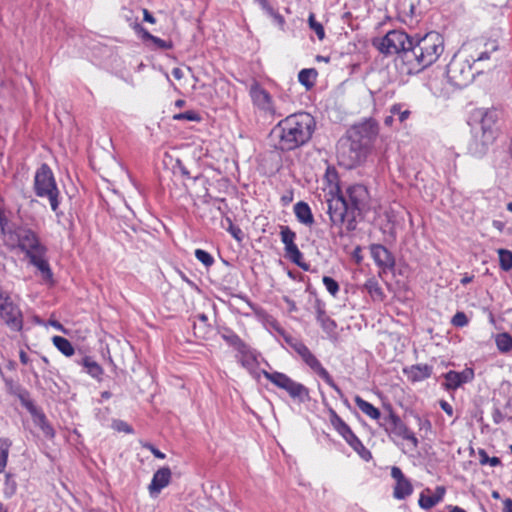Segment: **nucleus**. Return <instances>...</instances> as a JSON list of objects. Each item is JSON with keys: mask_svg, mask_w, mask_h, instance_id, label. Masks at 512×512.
<instances>
[{"mask_svg": "<svg viewBox=\"0 0 512 512\" xmlns=\"http://www.w3.org/2000/svg\"><path fill=\"white\" fill-rule=\"evenodd\" d=\"M445 493H446V489L444 486H437L434 494H432V495L434 496L437 503H439L443 500Z\"/></svg>", "mask_w": 512, "mask_h": 512, "instance_id": "052dcab7", "label": "nucleus"}, {"mask_svg": "<svg viewBox=\"0 0 512 512\" xmlns=\"http://www.w3.org/2000/svg\"><path fill=\"white\" fill-rule=\"evenodd\" d=\"M500 268L507 272L512 269V251L504 248L497 250Z\"/></svg>", "mask_w": 512, "mask_h": 512, "instance_id": "e433bc0d", "label": "nucleus"}, {"mask_svg": "<svg viewBox=\"0 0 512 512\" xmlns=\"http://www.w3.org/2000/svg\"><path fill=\"white\" fill-rule=\"evenodd\" d=\"M404 107L405 104L403 103H395L389 109V112L392 115L398 116V120L400 123L405 122L411 115V111Z\"/></svg>", "mask_w": 512, "mask_h": 512, "instance_id": "4c0bfd02", "label": "nucleus"}, {"mask_svg": "<svg viewBox=\"0 0 512 512\" xmlns=\"http://www.w3.org/2000/svg\"><path fill=\"white\" fill-rule=\"evenodd\" d=\"M482 71L483 69L478 66L474 68L470 58L456 54L447 65L446 75L453 86L464 88L474 80L476 74Z\"/></svg>", "mask_w": 512, "mask_h": 512, "instance_id": "0eeeda50", "label": "nucleus"}, {"mask_svg": "<svg viewBox=\"0 0 512 512\" xmlns=\"http://www.w3.org/2000/svg\"><path fill=\"white\" fill-rule=\"evenodd\" d=\"M294 214L296 219L305 226L311 227L315 222L310 206L304 201L294 205Z\"/></svg>", "mask_w": 512, "mask_h": 512, "instance_id": "a878e982", "label": "nucleus"}, {"mask_svg": "<svg viewBox=\"0 0 512 512\" xmlns=\"http://www.w3.org/2000/svg\"><path fill=\"white\" fill-rule=\"evenodd\" d=\"M260 8L268 15L274 8L270 5L269 0H254Z\"/></svg>", "mask_w": 512, "mask_h": 512, "instance_id": "bf43d9fd", "label": "nucleus"}, {"mask_svg": "<svg viewBox=\"0 0 512 512\" xmlns=\"http://www.w3.org/2000/svg\"><path fill=\"white\" fill-rule=\"evenodd\" d=\"M283 300L287 304L288 310L290 312H296L297 311V306H296V303H295L294 300L290 299L289 297H284Z\"/></svg>", "mask_w": 512, "mask_h": 512, "instance_id": "0e129e2a", "label": "nucleus"}, {"mask_svg": "<svg viewBox=\"0 0 512 512\" xmlns=\"http://www.w3.org/2000/svg\"><path fill=\"white\" fill-rule=\"evenodd\" d=\"M496 345L501 352H508L512 349V337L508 333H501L496 337Z\"/></svg>", "mask_w": 512, "mask_h": 512, "instance_id": "a19ab883", "label": "nucleus"}, {"mask_svg": "<svg viewBox=\"0 0 512 512\" xmlns=\"http://www.w3.org/2000/svg\"><path fill=\"white\" fill-rule=\"evenodd\" d=\"M263 376L277 388L284 390L293 400L305 403L310 400L309 389L285 373L263 371Z\"/></svg>", "mask_w": 512, "mask_h": 512, "instance_id": "1a4fd4ad", "label": "nucleus"}, {"mask_svg": "<svg viewBox=\"0 0 512 512\" xmlns=\"http://www.w3.org/2000/svg\"><path fill=\"white\" fill-rule=\"evenodd\" d=\"M370 194L363 184H352L345 194H337L327 201V213L333 226L354 231L357 217L369 207Z\"/></svg>", "mask_w": 512, "mask_h": 512, "instance_id": "f257e3e1", "label": "nucleus"}, {"mask_svg": "<svg viewBox=\"0 0 512 512\" xmlns=\"http://www.w3.org/2000/svg\"><path fill=\"white\" fill-rule=\"evenodd\" d=\"M0 318L13 331L23 328V314L19 306L13 302L8 292L0 287Z\"/></svg>", "mask_w": 512, "mask_h": 512, "instance_id": "9b49d317", "label": "nucleus"}, {"mask_svg": "<svg viewBox=\"0 0 512 512\" xmlns=\"http://www.w3.org/2000/svg\"><path fill=\"white\" fill-rule=\"evenodd\" d=\"M302 361L313 370L326 384H328L341 398H343V391L335 383L326 368L323 367L317 357L310 351V349L303 343L298 345L295 351Z\"/></svg>", "mask_w": 512, "mask_h": 512, "instance_id": "ddd939ff", "label": "nucleus"}, {"mask_svg": "<svg viewBox=\"0 0 512 512\" xmlns=\"http://www.w3.org/2000/svg\"><path fill=\"white\" fill-rule=\"evenodd\" d=\"M478 454L481 465L489 464L492 467H496L501 464V460L498 457H489L484 449H480Z\"/></svg>", "mask_w": 512, "mask_h": 512, "instance_id": "c03bdc74", "label": "nucleus"}, {"mask_svg": "<svg viewBox=\"0 0 512 512\" xmlns=\"http://www.w3.org/2000/svg\"><path fill=\"white\" fill-rule=\"evenodd\" d=\"M173 119L178 120V121L187 120V121L199 122L201 120V116L193 110H188L185 112L175 114L173 116Z\"/></svg>", "mask_w": 512, "mask_h": 512, "instance_id": "a18cd8bd", "label": "nucleus"}, {"mask_svg": "<svg viewBox=\"0 0 512 512\" xmlns=\"http://www.w3.org/2000/svg\"><path fill=\"white\" fill-rule=\"evenodd\" d=\"M364 287L374 300H383L384 294L377 280H375L374 278L368 279L365 282Z\"/></svg>", "mask_w": 512, "mask_h": 512, "instance_id": "f704fd0d", "label": "nucleus"}, {"mask_svg": "<svg viewBox=\"0 0 512 512\" xmlns=\"http://www.w3.org/2000/svg\"><path fill=\"white\" fill-rule=\"evenodd\" d=\"M413 36L403 30H391L381 38L373 39V46L383 55L396 54V65L403 72L405 66L404 53L409 52Z\"/></svg>", "mask_w": 512, "mask_h": 512, "instance_id": "39448f33", "label": "nucleus"}, {"mask_svg": "<svg viewBox=\"0 0 512 512\" xmlns=\"http://www.w3.org/2000/svg\"><path fill=\"white\" fill-rule=\"evenodd\" d=\"M194 255L196 259L207 268L211 267L214 264L213 256L205 250L196 249Z\"/></svg>", "mask_w": 512, "mask_h": 512, "instance_id": "37998d69", "label": "nucleus"}, {"mask_svg": "<svg viewBox=\"0 0 512 512\" xmlns=\"http://www.w3.org/2000/svg\"><path fill=\"white\" fill-rule=\"evenodd\" d=\"M322 282L327 289V291L332 295L336 296L339 292V284L332 277L324 276Z\"/></svg>", "mask_w": 512, "mask_h": 512, "instance_id": "49530a36", "label": "nucleus"}, {"mask_svg": "<svg viewBox=\"0 0 512 512\" xmlns=\"http://www.w3.org/2000/svg\"><path fill=\"white\" fill-rule=\"evenodd\" d=\"M433 368L428 364L411 365L403 369L404 374L411 382H420L432 375Z\"/></svg>", "mask_w": 512, "mask_h": 512, "instance_id": "393cba45", "label": "nucleus"}, {"mask_svg": "<svg viewBox=\"0 0 512 512\" xmlns=\"http://www.w3.org/2000/svg\"><path fill=\"white\" fill-rule=\"evenodd\" d=\"M34 191L38 197L48 198L51 209L57 216L63 215V213L59 211L60 192L57 187L54 174L46 163H43L35 173Z\"/></svg>", "mask_w": 512, "mask_h": 512, "instance_id": "423d86ee", "label": "nucleus"}, {"mask_svg": "<svg viewBox=\"0 0 512 512\" xmlns=\"http://www.w3.org/2000/svg\"><path fill=\"white\" fill-rule=\"evenodd\" d=\"M151 42L160 50H169L173 47V43L171 41H166L156 36L153 37Z\"/></svg>", "mask_w": 512, "mask_h": 512, "instance_id": "5fc2aeb1", "label": "nucleus"}, {"mask_svg": "<svg viewBox=\"0 0 512 512\" xmlns=\"http://www.w3.org/2000/svg\"><path fill=\"white\" fill-rule=\"evenodd\" d=\"M430 492L431 490L426 488L420 493L418 504L424 510H429L438 504L433 495L426 494Z\"/></svg>", "mask_w": 512, "mask_h": 512, "instance_id": "58836bf2", "label": "nucleus"}, {"mask_svg": "<svg viewBox=\"0 0 512 512\" xmlns=\"http://www.w3.org/2000/svg\"><path fill=\"white\" fill-rule=\"evenodd\" d=\"M281 241L284 244L286 257L289 258L294 264L307 270V266L302 263L303 254L295 244L296 233L290 229L289 226L280 227Z\"/></svg>", "mask_w": 512, "mask_h": 512, "instance_id": "dca6fc26", "label": "nucleus"}, {"mask_svg": "<svg viewBox=\"0 0 512 512\" xmlns=\"http://www.w3.org/2000/svg\"><path fill=\"white\" fill-rule=\"evenodd\" d=\"M17 491V483L14 476L10 473H6L5 482L3 487V495L6 498H11Z\"/></svg>", "mask_w": 512, "mask_h": 512, "instance_id": "ea45409f", "label": "nucleus"}, {"mask_svg": "<svg viewBox=\"0 0 512 512\" xmlns=\"http://www.w3.org/2000/svg\"><path fill=\"white\" fill-rule=\"evenodd\" d=\"M317 71L314 68H305L298 73V81L306 88L311 89L317 78Z\"/></svg>", "mask_w": 512, "mask_h": 512, "instance_id": "2f4dec72", "label": "nucleus"}, {"mask_svg": "<svg viewBox=\"0 0 512 512\" xmlns=\"http://www.w3.org/2000/svg\"><path fill=\"white\" fill-rule=\"evenodd\" d=\"M283 338L285 340V342L294 350L296 351V347H298V345H302L303 342L295 337H293L292 335L290 334H285L283 333Z\"/></svg>", "mask_w": 512, "mask_h": 512, "instance_id": "4d7b16f0", "label": "nucleus"}, {"mask_svg": "<svg viewBox=\"0 0 512 512\" xmlns=\"http://www.w3.org/2000/svg\"><path fill=\"white\" fill-rule=\"evenodd\" d=\"M268 16H270L273 21L275 22V24L281 29V30H284V27H285V19L284 17L279 13L277 12L275 9H273L269 14Z\"/></svg>", "mask_w": 512, "mask_h": 512, "instance_id": "6e6d98bb", "label": "nucleus"}, {"mask_svg": "<svg viewBox=\"0 0 512 512\" xmlns=\"http://www.w3.org/2000/svg\"><path fill=\"white\" fill-rule=\"evenodd\" d=\"M81 364L83 365L86 373L95 379H100L103 374V368L91 357L85 356Z\"/></svg>", "mask_w": 512, "mask_h": 512, "instance_id": "7c9ffc66", "label": "nucleus"}, {"mask_svg": "<svg viewBox=\"0 0 512 512\" xmlns=\"http://www.w3.org/2000/svg\"><path fill=\"white\" fill-rule=\"evenodd\" d=\"M130 26L133 28V30L142 37L143 40H149L152 41L154 35H152L150 32H148L141 24L135 20L134 22L130 23Z\"/></svg>", "mask_w": 512, "mask_h": 512, "instance_id": "de8ad7c7", "label": "nucleus"}, {"mask_svg": "<svg viewBox=\"0 0 512 512\" xmlns=\"http://www.w3.org/2000/svg\"><path fill=\"white\" fill-rule=\"evenodd\" d=\"M172 478V472L169 467L159 468L152 477L150 484L148 485L149 495L152 498L157 497L161 491L167 487Z\"/></svg>", "mask_w": 512, "mask_h": 512, "instance_id": "412c9836", "label": "nucleus"}, {"mask_svg": "<svg viewBox=\"0 0 512 512\" xmlns=\"http://www.w3.org/2000/svg\"><path fill=\"white\" fill-rule=\"evenodd\" d=\"M142 12H143V20L145 22H148L150 24L156 23L155 17L146 8L142 9Z\"/></svg>", "mask_w": 512, "mask_h": 512, "instance_id": "e2e57ef3", "label": "nucleus"}, {"mask_svg": "<svg viewBox=\"0 0 512 512\" xmlns=\"http://www.w3.org/2000/svg\"><path fill=\"white\" fill-rule=\"evenodd\" d=\"M379 426L384 429L392 440H394V438H401L409 441L413 448L418 447L419 441L414 432L407 427V425L391 408H389L388 414L383 415L379 422Z\"/></svg>", "mask_w": 512, "mask_h": 512, "instance_id": "9d476101", "label": "nucleus"}, {"mask_svg": "<svg viewBox=\"0 0 512 512\" xmlns=\"http://www.w3.org/2000/svg\"><path fill=\"white\" fill-rule=\"evenodd\" d=\"M444 38L435 31L415 35L409 52L404 53L405 66L402 73L414 75L433 65L444 52Z\"/></svg>", "mask_w": 512, "mask_h": 512, "instance_id": "7ed1b4c3", "label": "nucleus"}, {"mask_svg": "<svg viewBox=\"0 0 512 512\" xmlns=\"http://www.w3.org/2000/svg\"><path fill=\"white\" fill-rule=\"evenodd\" d=\"M226 344L236 350L244 359L253 358L251 348L232 329L224 327L219 331Z\"/></svg>", "mask_w": 512, "mask_h": 512, "instance_id": "6ab92c4d", "label": "nucleus"}, {"mask_svg": "<svg viewBox=\"0 0 512 512\" xmlns=\"http://www.w3.org/2000/svg\"><path fill=\"white\" fill-rule=\"evenodd\" d=\"M496 50L497 46L493 44L491 50L482 51L476 57L471 56L470 60L472 61L473 65L480 64L483 61L489 60L491 58V52Z\"/></svg>", "mask_w": 512, "mask_h": 512, "instance_id": "8fccbe9b", "label": "nucleus"}, {"mask_svg": "<svg viewBox=\"0 0 512 512\" xmlns=\"http://www.w3.org/2000/svg\"><path fill=\"white\" fill-rule=\"evenodd\" d=\"M17 226L18 225L16 224L9 225L8 218L6 217L5 213L0 210V234L3 238L4 245L10 239V233L14 234Z\"/></svg>", "mask_w": 512, "mask_h": 512, "instance_id": "473e14b6", "label": "nucleus"}, {"mask_svg": "<svg viewBox=\"0 0 512 512\" xmlns=\"http://www.w3.org/2000/svg\"><path fill=\"white\" fill-rule=\"evenodd\" d=\"M308 23L310 29L313 30L316 33L318 39L322 41L325 38V30L323 25L316 20L315 15L313 13L309 15Z\"/></svg>", "mask_w": 512, "mask_h": 512, "instance_id": "79ce46f5", "label": "nucleus"}, {"mask_svg": "<svg viewBox=\"0 0 512 512\" xmlns=\"http://www.w3.org/2000/svg\"><path fill=\"white\" fill-rule=\"evenodd\" d=\"M493 421L496 423V424H499L501 423V421L503 420V414L500 412V410L498 409H495L494 412H493Z\"/></svg>", "mask_w": 512, "mask_h": 512, "instance_id": "338daca9", "label": "nucleus"}, {"mask_svg": "<svg viewBox=\"0 0 512 512\" xmlns=\"http://www.w3.org/2000/svg\"><path fill=\"white\" fill-rule=\"evenodd\" d=\"M130 26L133 28V30L142 37L143 40H149L152 41L154 35H152L150 32H148L141 24L135 20L134 22L130 23Z\"/></svg>", "mask_w": 512, "mask_h": 512, "instance_id": "09e8293b", "label": "nucleus"}, {"mask_svg": "<svg viewBox=\"0 0 512 512\" xmlns=\"http://www.w3.org/2000/svg\"><path fill=\"white\" fill-rule=\"evenodd\" d=\"M41 242L40 236L36 231L27 225H18L14 234L10 233V239L5 246L10 249H24Z\"/></svg>", "mask_w": 512, "mask_h": 512, "instance_id": "4468645a", "label": "nucleus"}, {"mask_svg": "<svg viewBox=\"0 0 512 512\" xmlns=\"http://www.w3.org/2000/svg\"><path fill=\"white\" fill-rule=\"evenodd\" d=\"M379 134V124L373 118H368L354 126L351 136L356 139H361L367 144L369 149L371 143L377 138Z\"/></svg>", "mask_w": 512, "mask_h": 512, "instance_id": "f3484780", "label": "nucleus"}, {"mask_svg": "<svg viewBox=\"0 0 512 512\" xmlns=\"http://www.w3.org/2000/svg\"><path fill=\"white\" fill-rule=\"evenodd\" d=\"M391 477L395 480L393 497L397 500H404L413 493L411 481L404 475L402 470L393 466L391 468Z\"/></svg>", "mask_w": 512, "mask_h": 512, "instance_id": "a211bd4d", "label": "nucleus"}, {"mask_svg": "<svg viewBox=\"0 0 512 512\" xmlns=\"http://www.w3.org/2000/svg\"><path fill=\"white\" fill-rule=\"evenodd\" d=\"M354 401L362 413H364L365 415H367L369 418H371L373 420H377L378 423L381 421V418L383 417V415L381 414L380 410L378 408H376L374 405H372L368 401L364 400L359 395H356L354 397Z\"/></svg>", "mask_w": 512, "mask_h": 512, "instance_id": "c85d7f7f", "label": "nucleus"}, {"mask_svg": "<svg viewBox=\"0 0 512 512\" xmlns=\"http://www.w3.org/2000/svg\"><path fill=\"white\" fill-rule=\"evenodd\" d=\"M369 149L361 139L353 138L339 141L337 146V159L341 166L351 169L360 165L367 157Z\"/></svg>", "mask_w": 512, "mask_h": 512, "instance_id": "6e6552de", "label": "nucleus"}, {"mask_svg": "<svg viewBox=\"0 0 512 512\" xmlns=\"http://www.w3.org/2000/svg\"><path fill=\"white\" fill-rule=\"evenodd\" d=\"M439 404H440L441 409L446 414H448L449 416L453 415V408H452V406L447 401L441 400Z\"/></svg>", "mask_w": 512, "mask_h": 512, "instance_id": "680f3d73", "label": "nucleus"}, {"mask_svg": "<svg viewBox=\"0 0 512 512\" xmlns=\"http://www.w3.org/2000/svg\"><path fill=\"white\" fill-rule=\"evenodd\" d=\"M11 445L12 443L8 438H0V473L6 468Z\"/></svg>", "mask_w": 512, "mask_h": 512, "instance_id": "c9c22d12", "label": "nucleus"}, {"mask_svg": "<svg viewBox=\"0 0 512 512\" xmlns=\"http://www.w3.org/2000/svg\"><path fill=\"white\" fill-rule=\"evenodd\" d=\"M316 122L306 112L291 114L280 120L271 130L273 147L281 152H290L307 144L315 131Z\"/></svg>", "mask_w": 512, "mask_h": 512, "instance_id": "f03ea898", "label": "nucleus"}, {"mask_svg": "<svg viewBox=\"0 0 512 512\" xmlns=\"http://www.w3.org/2000/svg\"><path fill=\"white\" fill-rule=\"evenodd\" d=\"M229 223V227L227 228V231L231 234V236L237 240L238 242L242 241L243 239V232L240 227L234 225L232 221L228 218L227 219Z\"/></svg>", "mask_w": 512, "mask_h": 512, "instance_id": "864d4df0", "label": "nucleus"}, {"mask_svg": "<svg viewBox=\"0 0 512 512\" xmlns=\"http://www.w3.org/2000/svg\"><path fill=\"white\" fill-rule=\"evenodd\" d=\"M371 256L378 267L383 270L392 269L395 259L392 253L381 244H373L370 247Z\"/></svg>", "mask_w": 512, "mask_h": 512, "instance_id": "4be33fe9", "label": "nucleus"}, {"mask_svg": "<svg viewBox=\"0 0 512 512\" xmlns=\"http://www.w3.org/2000/svg\"><path fill=\"white\" fill-rule=\"evenodd\" d=\"M21 252L28 259L29 264L36 267L41 273L43 280L52 281L53 272L47 257L48 248L42 241Z\"/></svg>", "mask_w": 512, "mask_h": 512, "instance_id": "f8f14e48", "label": "nucleus"}, {"mask_svg": "<svg viewBox=\"0 0 512 512\" xmlns=\"http://www.w3.org/2000/svg\"><path fill=\"white\" fill-rule=\"evenodd\" d=\"M503 512H512V499L506 498L503 502Z\"/></svg>", "mask_w": 512, "mask_h": 512, "instance_id": "774afa93", "label": "nucleus"}, {"mask_svg": "<svg viewBox=\"0 0 512 512\" xmlns=\"http://www.w3.org/2000/svg\"><path fill=\"white\" fill-rule=\"evenodd\" d=\"M23 407L30 413L34 424L41 429L43 434L48 438H53L55 435L53 427L48 422L44 412L35 405L34 401L30 400Z\"/></svg>", "mask_w": 512, "mask_h": 512, "instance_id": "aec40b11", "label": "nucleus"}, {"mask_svg": "<svg viewBox=\"0 0 512 512\" xmlns=\"http://www.w3.org/2000/svg\"><path fill=\"white\" fill-rule=\"evenodd\" d=\"M475 116L479 118V124L473 128V139L468 149L472 155L481 157L496 138L495 124L498 112L494 109H479Z\"/></svg>", "mask_w": 512, "mask_h": 512, "instance_id": "20e7f679", "label": "nucleus"}, {"mask_svg": "<svg viewBox=\"0 0 512 512\" xmlns=\"http://www.w3.org/2000/svg\"><path fill=\"white\" fill-rule=\"evenodd\" d=\"M4 383H5L7 392L11 395L16 396L20 400L22 406H24L25 404H27V402L32 400L30 398L29 391L26 390L25 388H23L21 385L15 383L13 379L5 378Z\"/></svg>", "mask_w": 512, "mask_h": 512, "instance_id": "bb28decb", "label": "nucleus"}, {"mask_svg": "<svg viewBox=\"0 0 512 512\" xmlns=\"http://www.w3.org/2000/svg\"><path fill=\"white\" fill-rule=\"evenodd\" d=\"M53 344L65 356H72L75 352L71 342L62 336H54Z\"/></svg>", "mask_w": 512, "mask_h": 512, "instance_id": "72a5a7b5", "label": "nucleus"}, {"mask_svg": "<svg viewBox=\"0 0 512 512\" xmlns=\"http://www.w3.org/2000/svg\"><path fill=\"white\" fill-rule=\"evenodd\" d=\"M143 447L148 449L158 459H164L166 457V455L163 452H161L159 449H157L154 445L150 443L144 444Z\"/></svg>", "mask_w": 512, "mask_h": 512, "instance_id": "13d9d810", "label": "nucleus"}, {"mask_svg": "<svg viewBox=\"0 0 512 512\" xmlns=\"http://www.w3.org/2000/svg\"><path fill=\"white\" fill-rule=\"evenodd\" d=\"M314 308L316 312V320L323 329V331L328 335L335 334L337 324L332 318H330L327 315L325 310V303L322 302L320 299H316Z\"/></svg>", "mask_w": 512, "mask_h": 512, "instance_id": "b1692460", "label": "nucleus"}, {"mask_svg": "<svg viewBox=\"0 0 512 512\" xmlns=\"http://www.w3.org/2000/svg\"><path fill=\"white\" fill-rule=\"evenodd\" d=\"M117 429L119 431H124L126 433H131L132 432V428L125 422L123 421H120L119 424L117 425Z\"/></svg>", "mask_w": 512, "mask_h": 512, "instance_id": "69168bd1", "label": "nucleus"}, {"mask_svg": "<svg viewBox=\"0 0 512 512\" xmlns=\"http://www.w3.org/2000/svg\"><path fill=\"white\" fill-rule=\"evenodd\" d=\"M473 377L472 369H465L461 372L451 370L444 374L445 383L443 385L447 390H456L462 384L471 381Z\"/></svg>", "mask_w": 512, "mask_h": 512, "instance_id": "5701e85b", "label": "nucleus"}, {"mask_svg": "<svg viewBox=\"0 0 512 512\" xmlns=\"http://www.w3.org/2000/svg\"><path fill=\"white\" fill-rule=\"evenodd\" d=\"M329 419L333 428L346 440L353 431L351 428L343 421V419L337 414V412L330 408L329 409Z\"/></svg>", "mask_w": 512, "mask_h": 512, "instance_id": "cd10ccee", "label": "nucleus"}, {"mask_svg": "<svg viewBox=\"0 0 512 512\" xmlns=\"http://www.w3.org/2000/svg\"><path fill=\"white\" fill-rule=\"evenodd\" d=\"M345 441L363 460L368 461L372 458L371 452L364 446L354 432Z\"/></svg>", "mask_w": 512, "mask_h": 512, "instance_id": "c756f323", "label": "nucleus"}, {"mask_svg": "<svg viewBox=\"0 0 512 512\" xmlns=\"http://www.w3.org/2000/svg\"><path fill=\"white\" fill-rule=\"evenodd\" d=\"M469 320H468V317L467 315L464 313V312H457L453 317H452V320H451V323L455 326V327H464L468 324Z\"/></svg>", "mask_w": 512, "mask_h": 512, "instance_id": "603ef678", "label": "nucleus"}, {"mask_svg": "<svg viewBox=\"0 0 512 512\" xmlns=\"http://www.w3.org/2000/svg\"><path fill=\"white\" fill-rule=\"evenodd\" d=\"M249 95L253 105L256 106L260 111L270 116H281V114L277 112L274 106L270 93L258 82L255 81L251 84Z\"/></svg>", "mask_w": 512, "mask_h": 512, "instance_id": "2eb2a0df", "label": "nucleus"}, {"mask_svg": "<svg viewBox=\"0 0 512 512\" xmlns=\"http://www.w3.org/2000/svg\"><path fill=\"white\" fill-rule=\"evenodd\" d=\"M414 418L420 431H425L426 433L431 431L432 424L429 419L421 417L419 414H415Z\"/></svg>", "mask_w": 512, "mask_h": 512, "instance_id": "3c124183", "label": "nucleus"}]
</instances>
